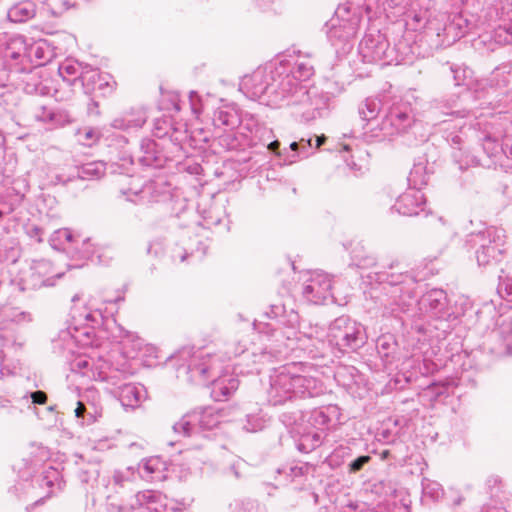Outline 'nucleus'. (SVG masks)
Returning <instances> with one entry per match:
<instances>
[{
  "mask_svg": "<svg viewBox=\"0 0 512 512\" xmlns=\"http://www.w3.org/2000/svg\"><path fill=\"white\" fill-rule=\"evenodd\" d=\"M70 366L72 372L96 380L95 368L98 366V359L80 355L71 362Z\"/></svg>",
  "mask_w": 512,
  "mask_h": 512,
  "instance_id": "a19ab883",
  "label": "nucleus"
},
{
  "mask_svg": "<svg viewBox=\"0 0 512 512\" xmlns=\"http://www.w3.org/2000/svg\"><path fill=\"white\" fill-rule=\"evenodd\" d=\"M311 57L309 53L303 54L300 51H293V54L281 55L276 59L288 60L289 64L285 65L284 75L292 76L295 81L306 84L305 82L314 74Z\"/></svg>",
  "mask_w": 512,
  "mask_h": 512,
  "instance_id": "aec40b11",
  "label": "nucleus"
},
{
  "mask_svg": "<svg viewBox=\"0 0 512 512\" xmlns=\"http://www.w3.org/2000/svg\"><path fill=\"white\" fill-rule=\"evenodd\" d=\"M210 140L225 150H237L243 145L245 136L242 132H237V129H226L221 132L211 133L210 135L205 134L203 141L209 142Z\"/></svg>",
  "mask_w": 512,
  "mask_h": 512,
  "instance_id": "c756f323",
  "label": "nucleus"
},
{
  "mask_svg": "<svg viewBox=\"0 0 512 512\" xmlns=\"http://www.w3.org/2000/svg\"><path fill=\"white\" fill-rule=\"evenodd\" d=\"M80 80L85 93L99 92L102 96L110 95L116 82L107 73H100L97 69L86 66L80 73Z\"/></svg>",
  "mask_w": 512,
  "mask_h": 512,
  "instance_id": "4be33fe9",
  "label": "nucleus"
},
{
  "mask_svg": "<svg viewBox=\"0 0 512 512\" xmlns=\"http://www.w3.org/2000/svg\"><path fill=\"white\" fill-rule=\"evenodd\" d=\"M73 121L72 115L66 110H54L51 127H61Z\"/></svg>",
  "mask_w": 512,
  "mask_h": 512,
  "instance_id": "0e129e2a",
  "label": "nucleus"
},
{
  "mask_svg": "<svg viewBox=\"0 0 512 512\" xmlns=\"http://www.w3.org/2000/svg\"><path fill=\"white\" fill-rule=\"evenodd\" d=\"M147 120V115L144 109H131L124 112L121 116L115 118L111 122V126L119 130H130L141 128Z\"/></svg>",
  "mask_w": 512,
  "mask_h": 512,
  "instance_id": "7c9ffc66",
  "label": "nucleus"
},
{
  "mask_svg": "<svg viewBox=\"0 0 512 512\" xmlns=\"http://www.w3.org/2000/svg\"><path fill=\"white\" fill-rule=\"evenodd\" d=\"M37 481L40 487H46L49 491L45 495L40 496L32 504L27 505L26 512H33L35 507L43 505L46 499L55 494L54 487H56L58 491H62L65 486V482L61 479L60 472L52 467L46 470Z\"/></svg>",
  "mask_w": 512,
  "mask_h": 512,
  "instance_id": "bb28decb",
  "label": "nucleus"
},
{
  "mask_svg": "<svg viewBox=\"0 0 512 512\" xmlns=\"http://www.w3.org/2000/svg\"><path fill=\"white\" fill-rule=\"evenodd\" d=\"M425 205L424 194L419 189L410 188L397 198L391 211L403 216H416L425 210Z\"/></svg>",
  "mask_w": 512,
  "mask_h": 512,
  "instance_id": "5701e85b",
  "label": "nucleus"
},
{
  "mask_svg": "<svg viewBox=\"0 0 512 512\" xmlns=\"http://www.w3.org/2000/svg\"><path fill=\"white\" fill-rule=\"evenodd\" d=\"M74 136L78 144L85 147H93L102 138V132L96 127L83 126L75 130Z\"/></svg>",
  "mask_w": 512,
  "mask_h": 512,
  "instance_id": "79ce46f5",
  "label": "nucleus"
},
{
  "mask_svg": "<svg viewBox=\"0 0 512 512\" xmlns=\"http://www.w3.org/2000/svg\"><path fill=\"white\" fill-rule=\"evenodd\" d=\"M6 309L8 313L4 316L10 317V321H12L14 327L25 323H30L33 319L30 312L22 311L18 307L6 306Z\"/></svg>",
  "mask_w": 512,
  "mask_h": 512,
  "instance_id": "13d9d810",
  "label": "nucleus"
},
{
  "mask_svg": "<svg viewBox=\"0 0 512 512\" xmlns=\"http://www.w3.org/2000/svg\"><path fill=\"white\" fill-rule=\"evenodd\" d=\"M28 41L22 35L0 34V87L7 86L13 77L31 72Z\"/></svg>",
  "mask_w": 512,
  "mask_h": 512,
  "instance_id": "0eeeda50",
  "label": "nucleus"
},
{
  "mask_svg": "<svg viewBox=\"0 0 512 512\" xmlns=\"http://www.w3.org/2000/svg\"><path fill=\"white\" fill-rule=\"evenodd\" d=\"M422 495L424 499L438 501L444 495V490L440 483L424 478L422 480Z\"/></svg>",
  "mask_w": 512,
  "mask_h": 512,
  "instance_id": "8fccbe9b",
  "label": "nucleus"
},
{
  "mask_svg": "<svg viewBox=\"0 0 512 512\" xmlns=\"http://www.w3.org/2000/svg\"><path fill=\"white\" fill-rule=\"evenodd\" d=\"M231 512H266L259 502L251 499H236L229 504Z\"/></svg>",
  "mask_w": 512,
  "mask_h": 512,
  "instance_id": "de8ad7c7",
  "label": "nucleus"
},
{
  "mask_svg": "<svg viewBox=\"0 0 512 512\" xmlns=\"http://www.w3.org/2000/svg\"><path fill=\"white\" fill-rule=\"evenodd\" d=\"M450 70L456 86H470L472 78V71L470 69L463 66H451Z\"/></svg>",
  "mask_w": 512,
  "mask_h": 512,
  "instance_id": "5fc2aeb1",
  "label": "nucleus"
},
{
  "mask_svg": "<svg viewBox=\"0 0 512 512\" xmlns=\"http://www.w3.org/2000/svg\"><path fill=\"white\" fill-rule=\"evenodd\" d=\"M381 110V101L378 98H366L358 108L359 116L362 124V135L365 141L373 142L368 133V126L371 123L381 124V119H378V114Z\"/></svg>",
  "mask_w": 512,
  "mask_h": 512,
  "instance_id": "cd10ccee",
  "label": "nucleus"
},
{
  "mask_svg": "<svg viewBox=\"0 0 512 512\" xmlns=\"http://www.w3.org/2000/svg\"><path fill=\"white\" fill-rule=\"evenodd\" d=\"M302 344L301 348L307 352L311 358H323L327 355L329 350H334L329 341H325L319 337L307 339H299Z\"/></svg>",
  "mask_w": 512,
  "mask_h": 512,
  "instance_id": "ea45409f",
  "label": "nucleus"
},
{
  "mask_svg": "<svg viewBox=\"0 0 512 512\" xmlns=\"http://www.w3.org/2000/svg\"><path fill=\"white\" fill-rule=\"evenodd\" d=\"M398 266L399 262L395 261L389 264L388 270L377 271L375 280L381 284L390 285L393 303L400 311H406L415 298L417 280L411 272L394 271Z\"/></svg>",
  "mask_w": 512,
  "mask_h": 512,
  "instance_id": "9b49d317",
  "label": "nucleus"
},
{
  "mask_svg": "<svg viewBox=\"0 0 512 512\" xmlns=\"http://www.w3.org/2000/svg\"><path fill=\"white\" fill-rule=\"evenodd\" d=\"M289 149L292 153L283 154V160L286 164H293L299 159H305L315 154L313 139L301 138L299 141L290 143Z\"/></svg>",
  "mask_w": 512,
  "mask_h": 512,
  "instance_id": "e433bc0d",
  "label": "nucleus"
},
{
  "mask_svg": "<svg viewBox=\"0 0 512 512\" xmlns=\"http://www.w3.org/2000/svg\"><path fill=\"white\" fill-rule=\"evenodd\" d=\"M95 369L96 381L106 382L111 386L110 391L120 389L121 385L128 383V378L133 375V371L126 363L114 367L102 358L98 359V366Z\"/></svg>",
  "mask_w": 512,
  "mask_h": 512,
  "instance_id": "412c9836",
  "label": "nucleus"
},
{
  "mask_svg": "<svg viewBox=\"0 0 512 512\" xmlns=\"http://www.w3.org/2000/svg\"><path fill=\"white\" fill-rule=\"evenodd\" d=\"M137 158L142 166L151 168H162L168 159L158 143L149 138L142 139Z\"/></svg>",
  "mask_w": 512,
  "mask_h": 512,
  "instance_id": "393cba45",
  "label": "nucleus"
},
{
  "mask_svg": "<svg viewBox=\"0 0 512 512\" xmlns=\"http://www.w3.org/2000/svg\"><path fill=\"white\" fill-rule=\"evenodd\" d=\"M288 60L274 59L246 75L240 90L250 99L273 108H282L283 99L292 76L284 75Z\"/></svg>",
  "mask_w": 512,
  "mask_h": 512,
  "instance_id": "7ed1b4c3",
  "label": "nucleus"
},
{
  "mask_svg": "<svg viewBox=\"0 0 512 512\" xmlns=\"http://www.w3.org/2000/svg\"><path fill=\"white\" fill-rule=\"evenodd\" d=\"M505 231L498 227H488L483 231L472 233L468 244L476 248V259L479 266H486L499 261L505 244Z\"/></svg>",
  "mask_w": 512,
  "mask_h": 512,
  "instance_id": "f8f14e48",
  "label": "nucleus"
},
{
  "mask_svg": "<svg viewBox=\"0 0 512 512\" xmlns=\"http://www.w3.org/2000/svg\"><path fill=\"white\" fill-rule=\"evenodd\" d=\"M497 292L500 297L512 303V278L502 279L498 284Z\"/></svg>",
  "mask_w": 512,
  "mask_h": 512,
  "instance_id": "338daca9",
  "label": "nucleus"
},
{
  "mask_svg": "<svg viewBox=\"0 0 512 512\" xmlns=\"http://www.w3.org/2000/svg\"><path fill=\"white\" fill-rule=\"evenodd\" d=\"M358 50L363 62L366 63L390 65L399 64L402 60L398 57L396 48L390 47L386 36L378 30L365 34Z\"/></svg>",
  "mask_w": 512,
  "mask_h": 512,
  "instance_id": "4468645a",
  "label": "nucleus"
},
{
  "mask_svg": "<svg viewBox=\"0 0 512 512\" xmlns=\"http://www.w3.org/2000/svg\"><path fill=\"white\" fill-rule=\"evenodd\" d=\"M135 479V468L132 466L123 470H115L112 475L113 485L119 488L124 487L127 483L133 482Z\"/></svg>",
  "mask_w": 512,
  "mask_h": 512,
  "instance_id": "864d4df0",
  "label": "nucleus"
},
{
  "mask_svg": "<svg viewBox=\"0 0 512 512\" xmlns=\"http://www.w3.org/2000/svg\"><path fill=\"white\" fill-rule=\"evenodd\" d=\"M253 327L255 330L258 331L259 334L262 335V337L269 338L270 336L275 337L276 341H280V338L283 337V333L281 331H278L273 324L271 323H264L262 321L254 322Z\"/></svg>",
  "mask_w": 512,
  "mask_h": 512,
  "instance_id": "bf43d9fd",
  "label": "nucleus"
},
{
  "mask_svg": "<svg viewBox=\"0 0 512 512\" xmlns=\"http://www.w3.org/2000/svg\"><path fill=\"white\" fill-rule=\"evenodd\" d=\"M351 264L362 269L371 268L376 264V257L366 251L362 245L357 244L351 252Z\"/></svg>",
  "mask_w": 512,
  "mask_h": 512,
  "instance_id": "49530a36",
  "label": "nucleus"
},
{
  "mask_svg": "<svg viewBox=\"0 0 512 512\" xmlns=\"http://www.w3.org/2000/svg\"><path fill=\"white\" fill-rule=\"evenodd\" d=\"M318 375L314 365L304 362H292L275 369L270 375L267 401L277 406L323 394L325 387Z\"/></svg>",
  "mask_w": 512,
  "mask_h": 512,
  "instance_id": "f03ea898",
  "label": "nucleus"
},
{
  "mask_svg": "<svg viewBox=\"0 0 512 512\" xmlns=\"http://www.w3.org/2000/svg\"><path fill=\"white\" fill-rule=\"evenodd\" d=\"M446 140L451 144L452 148L454 149L452 157L459 164L460 169H464L469 166L479 164V161L476 156L470 154L467 151L462 150L460 145L463 142V138L460 135V133L451 132L446 136Z\"/></svg>",
  "mask_w": 512,
  "mask_h": 512,
  "instance_id": "473e14b6",
  "label": "nucleus"
},
{
  "mask_svg": "<svg viewBox=\"0 0 512 512\" xmlns=\"http://www.w3.org/2000/svg\"><path fill=\"white\" fill-rule=\"evenodd\" d=\"M82 70H85V67H82L79 63H72L70 61H65L59 66V74L64 79L68 76H75V78L80 79Z\"/></svg>",
  "mask_w": 512,
  "mask_h": 512,
  "instance_id": "680f3d73",
  "label": "nucleus"
},
{
  "mask_svg": "<svg viewBox=\"0 0 512 512\" xmlns=\"http://www.w3.org/2000/svg\"><path fill=\"white\" fill-rule=\"evenodd\" d=\"M111 393L119 399L125 408H137L146 399L147 391L141 384L124 383L118 390H111Z\"/></svg>",
  "mask_w": 512,
  "mask_h": 512,
  "instance_id": "a878e982",
  "label": "nucleus"
},
{
  "mask_svg": "<svg viewBox=\"0 0 512 512\" xmlns=\"http://www.w3.org/2000/svg\"><path fill=\"white\" fill-rule=\"evenodd\" d=\"M499 18L503 21L493 31V39L501 45L512 43V9L502 6Z\"/></svg>",
  "mask_w": 512,
  "mask_h": 512,
  "instance_id": "c9c22d12",
  "label": "nucleus"
},
{
  "mask_svg": "<svg viewBox=\"0 0 512 512\" xmlns=\"http://www.w3.org/2000/svg\"><path fill=\"white\" fill-rule=\"evenodd\" d=\"M311 469L312 466L308 463L296 462L284 466L278 472L285 474L290 481H295L298 478L304 477Z\"/></svg>",
  "mask_w": 512,
  "mask_h": 512,
  "instance_id": "09e8293b",
  "label": "nucleus"
},
{
  "mask_svg": "<svg viewBox=\"0 0 512 512\" xmlns=\"http://www.w3.org/2000/svg\"><path fill=\"white\" fill-rule=\"evenodd\" d=\"M44 4L53 16L62 15L72 6L71 0H45Z\"/></svg>",
  "mask_w": 512,
  "mask_h": 512,
  "instance_id": "052dcab7",
  "label": "nucleus"
},
{
  "mask_svg": "<svg viewBox=\"0 0 512 512\" xmlns=\"http://www.w3.org/2000/svg\"><path fill=\"white\" fill-rule=\"evenodd\" d=\"M396 341L392 335H382L377 339L376 348L385 365L393 363V354L396 351Z\"/></svg>",
  "mask_w": 512,
  "mask_h": 512,
  "instance_id": "c03bdc74",
  "label": "nucleus"
},
{
  "mask_svg": "<svg viewBox=\"0 0 512 512\" xmlns=\"http://www.w3.org/2000/svg\"><path fill=\"white\" fill-rule=\"evenodd\" d=\"M400 16H404L405 27L411 31H421L422 39L429 44V36L427 35L428 22L434 19V15H427L426 10H416L414 8H407L405 12L400 13Z\"/></svg>",
  "mask_w": 512,
  "mask_h": 512,
  "instance_id": "c85d7f7f",
  "label": "nucleus"
},
{
  "mask_svg": "<svg viewBox=\"0 0 512 512\" xmlns=\"http://www.w3.org/2000/svg\"><path fill=\"white\" fill-rule=\"evenodd\" d=\"M329 97L316 87H309L292 77L283 99V107L290 109L298 121L309 123L328 115Z\"/></svg>",
  "mask_w": 512,
  "mask_h": 512,
  "instance_id": "20e7f679",
  "label": "nucleus"
},
{
  "mask_svg": "<svg viewBox=\"0 0 512 512\" xmlns=\"http://www.w3.org/2000/svg\"><path fill=\"white\" fill-rule=\"evenodd\" d=\"M106 163L103 161H92L83 164L78 169V177L82 180H97L105 175Z\"/></svg>",
  "mask_w": 512,
  "mask_h": 512,
  "instance_id": "a18cd8bd",
  "label": "nucleus"
},
{
  "mask_svg": "<svg viewBox=\"0 0 512 512\" xmlns=\"http://www.w3.org/2000/svg\"><path fill=\"white\" fill-rule=\"evenodd\" d=\"M224 409L206 407L194 410L184 415L173 425V431L178 436L190 437L202 431L212 430L226 419Z\"/></svg>",
  "mask_w": 512,
  "mask_h": 512,
  "instance_id": "ddd939ff",
  "label": "nucleus"
},
{
  "mask_svg": "<svg viewBox=\"0 0 512 512\" xmlns=\"http://www.w3.org/2000/svg\"><path fill=\"white\" fill-rule=\"evenodd\" d=\"M220 208L217 206H213L210 208V210L207 212V215L204 216V225L208 228L212 226L220 225L223 221V219L219 215Z\"/></svg>",
  "mask_w": 512,
  "mask_h": 512,
  "instance_id": "774afa93",
  "label": "nucleus"
},
{
  "mask_svg": "<svg viewBox=\"0 0 512 512\" xmlns=\"http://www.w3.org/2000/svg\"><path fill=\"white\" fill-rule=\"evenodd\" d=\"M350 11L347 7H339L336 15L328 24L327 36L338 56H345L354 46L356 34L360 25V16Z\"/></svg>",
  "mask_w": 512,
  "mask_h": 512,
  "instance_id": "9d476101",
  "label": "nucleus"
},
{
  "mask_svg": "<svg viewBox=\"0 0 512 512\" xmlns=\"http://www.w3.org/2000/svg\"><path fill=\"white\" fill-rule=\"evenodd\" d=\"M412 5L413 0H383L384 10L394 17L400 16V13L405 12V9Z\"/></svg>",
  "mask_w": 512,
  "mask_h": 512,
  "instance_id": "4d7b16f0",
  "label": "nucleus"
},
{
  "mask_svg": "<svg viewBox=\"0 0 512 512\" xmlns=\"http://www.w3.org/2000/svg\"><path fill=\"white\" fill-rule=\"evenodd\" d=\"M268 421L269 418L261 411L255 414H247L244 429L247 432H257L262 430L266 426Z\"/></svg>",
  "mask_w": 512,
  "mask_h": 512,
  "instance_id": "3c124183",
  "label": "nucleus"
},
{
  "mask_svg": "<svg viewBox=\"0 0 512 512\" xmlns=\"http://www.w3.org/2000/svg\"><path fill=\"white\" fill-rule=\"evenodd\" d=\"M117 183L120 193L136 204L166 202L172 197L171 184L164 175H157L146 182L139 177L120 175Z\"/></svg>",
  "mask_w": 512,
  "mask_h": 512,
  "instance_id": "423d86ee",
  "label": "nucleus"
},
{
  "mask_svg": "<svg viewBox=\"0 0 512 512\" xmlns=\"http://www.w3.org/2000/svg\"><path fill=\"white\" fill-rule=\"evenodd\" d=\"M339 415V408L335 405H330L315 410L312 417L315 425L328 427L330 424L338 421Z\"/></svg>",
  "mask_w": 512,
  "mask_h": 512,
  "instance_id": "37998d69",
  "label": "nucleus"
},
{
  "mask_svg": "<svg viewBox=\"0 0 512 512\" xmlns=\"http://www.w3.org/2000/svg\"><path fill=\"white\" fill-rule=\"evenodd\" d=\"M166 464L160 457H150L143 460L138 467L141 478L147 481H157L165 477Z\"/></svg>",
  "mask_w": 512,
  "mask_h": 512,
  "instance_id": "72a5a7b5",
  "label": "nucleus"
},
{
  "mask_svg": "<svg viewBox=\"0 0 512 512\" xmlns=\"http://www.w3.org/2000/svg\"><path fill=\"white\" fill-rule=\"evenodd\" d=\"M326 337L331 347L340 353L356 351L367 340L364 326L345 315L331 322Z\"/></svg>",
  "mask_w": 512,
  "mask_h": 512,
  "instance_id": "1a4fd4ad",
  "label": "nucleus"
},
{
  "mask_svg": "<svg viewBox=\"0 0 512 512\" xmlns=\"http://www.w3.org/2000/svg\"><path fill=\"white\" fill-rule=\"evenodd\" d=\"M483 150L489 157H493L499 153V151H503L506 153L504 148L497 142L496 139L491 136H485L482 143Z\"/></svg>",
  "mask_w": 512,
  "mask_h": 512,
  "instance_id": "e2e57ef3",
  "label": "nucleus"
},
{
  "mask_svg": "<svg viewBox=\"0 0 512 512\" xmlns=\"http://www.w3.org/2000/svg\"><path fill=\"white\" fill-rule=\"evenodd\" d=\"M424 166L422 164L414 165L409 174V182L414 186L422 185L426 183V177L424 172Z\"/></svg>",
  "mask_w": 512,
  "mask_h": 512,
  "instance_id": "69168bd1",
  "label": "nucleus"
},
{
  "mask_svg": "<svg viewBox=\"0 0 512 512\" xmlns=\"http://www.w3.org/2000/svg\"><path fill=\"white\" fill-rule=\"evenodd\" d=\"M26 52H28L27 54L31 59V70L34 67L44 65L52 57L49 46L45 41L28 42V49H26Z\"/></svg>",
  "mask_w": 512,
  "mask_h": 512,
  "instance_id": "58836bf2",
  "label": "nucleus"
},
{
  "mask_svg": "<svg viewBox=\"0 0 512 512\" xmlns=\"http://www.w3.org/2000/svg\"><path fill=\"white\" fill-rule=\"evenodd\" d=\"M496 343L490 348V351L496 357H505L512 355V319L502 325L499 331L495 332Z\"/></svg>",
  "mask_w": 512,
  "mask_h": 512,
  "instance_id": "2f4dec72",
  "label": "nucleus"
},
{
  "mask_svg": "<svg viewBox=\"0 0 512 512\" xmlns=\"http://www.w3.org/2000/svg\"><path fill=\"white\" fill-rule=\"evenodd\" d=\"M51 242L55 244L58 242L60 245L69 244L72 248L79 243V236L75 235L70 229L63 228L55 231L51 236Z\"/></svg>",
  "mask_w": 512,
  "mask_h": 512,
  "instance_id": "603ef678",
  "label": "nucleus"
},
{
  "mask_svg": "<svg viewBox=\"0 0 512 512\" xmlns=\"http://www.w3.org/2000/svg\"><path fill=\"white\" fill-rule=\"evenodd\" d=\"M321 444V436L319 433H307L303 435L297 444L300 452L308 453Z\"/></svg>",
  "mask_w": 512,
  "mask_h": 512,
  "instance_id": "6e6d98bb",
  "label": "nucleus"
},
{
  "mask_svg": "<svg viewBox=\"0 0 512 512\" xmlns=\"http://www.w3.org/2000/svg\"><path fill=\"white\" fill-rule=\"evenodd\" d=\"M473 25L474 23L463 13H436L434 19L430 20L427 25L430 48L439 49L452 45L465 36Z\"/></svg>",
  "mask_w": 512,
  "mask_h": 512,
  "instance_id": "6e6552de",
  "label": "nucleus"
},
{
  "mask_svg": "<svg viewBox=\"0 0 512 512\" xmlns=\"http://www.w3.org/2000/svg\"><path fill=\"white\" fill-rule=\"evenodd\" d=\"M419 316L424 319L448 320L451 316L447 307L446 293L441 289H432L418 300Z\"/></svg>",
  "mask_w": 512,
  "mask_h": 512,
  "instance_id": "f3484780",
  "label": "nucleus"
},
{
  "mask_svg": "<svg viewBox=\"0 0 512 512\" xmlns=\"http://www.w3.org/2000/svg\"><path fill=\"white\" fill-rule=\"evenodd\" d=\"M280 353H282L281 345L271 347L270 350L253 347L250 351L247 341L235 337L226 341L216 353L184 348L178 352L177 358L181 361L189 360V369L193 375L196 374L198 378H206L214 376L218 372H226L228 368L226 362L236 357H242V362L248 368V372L253 370L259 372L260 369L254 366L270 362L276 354Z\"/></svg>",
  "mask_w": 512,
  "mask_h": 512,
  "instance_id": "f257e3e1",
  "label": "nucleus"
},
{
  "mask_svg": "<svg viewBox=\"0 0 512 512\" xmlns=\"http://www.w3.org/2000/svg\"><path fill=\"white\" fill-rule=\"evenodd\" d=\"M77 477L88 488L93 489L100 474V464L96 461H85L82 457L76 462Z\"/></svg>",
  "mask_w": 512,
  "mask_h": 512,
  "instance_id": "f704fd0d",
  "label": "nucleus"
},
{
  "mask_svg": "<svg viewBox=\"0 0 512 512\" xmlns=\"http://www.w3.org/2000/svg\"><path fill=\"white\" fill-rule=\"evenodd\" d=\"M163 496L155 490H143L131 496L127 503L117 506V512H165Z\"/></svg>",
  "mask_w": 512,
  "mask_h": 512,
  "instance_id": "a211bd4d",
  "label": "nucleus"
},
{
  "mask_svg": "<svg viewBox=\"0 0 512 512\" xmlns=\"http://www.w3.org/2000/svg\"><path fill=\"white\" fill-rule=\"evenodd\" d=\"M302 294L308 302L316 305L323 304L328 299L334 300L331 277L322 271L310 273L303 285Z\"/></svg>",
  "mask_w": 512,
  "mask_h": 512,
  "instance_id": "dca6fc26",
  "label": "nucleus"
},
{
  "mask_svg": "<svg viewBox=\"0 0 512 512\" xmlns=\"http://www.w3.org/2000/svg\"><path fill=\"white\" fill-rule=\"evenodd\" d=\"M241 117L235 104L221 103L213 112L211 133L223 130L238 129L241 126Z\"/></svg>",
  "mask_w": 512,
  "mask_h": 512,
  "instance_id": "b1692460",
  "label": "nucleus"
},
{
  "mask_svg": "<svg viewBox=\"0 0 512 512\" xmlns=\"http://www.w3.org/2000/svg\"><path fill=\"white\" fill-rule=\"evenodd\" d=\"M36 14V5L30 0L21 1L13 5L7 12L11 22L22 23L32 19Z\"/></svg>",
  "mask_w": 512,
  "mask_h": 512,
  "instance_id": "4c0bfd02",
  "label": "nucleus"
},
{
  "mask_svg": "<svg viewBox=\"0 0 512 512\" xmlns=\"http://www.w3.org/2000/svg\"><path fill=\"white\" fill-rule=\"evenodd\" d=\"M422 129V122L415 118L413 109L407 102L394 103L381 118V124L371 123L367 128L372 141L375 142L406 133H412L416 138L419 137L424 141L427 133L421 132Z\"/></svg>",
  "mask_w": 512,
  "mask_h": 512,
  "instance_id": "39448f33",
  "label": "nucleus"
},
{
  "mask_svg": "<svg viewBox=\"0 0 512 512\" xmlns=\"http://www.w3.org/2000/svg\"><path fill=\"white\" fill-rule=\"evenodd\" d=\"M61 276V273H54L50 261L38 260L34 261L26 271H23L18 285L21 291L52 287L55 285L56 279Z\"/></svg>",
  "mask_w": 512,
  "mask_h": 512,
  "instance_id": "2eb2a0df",
  "label": "nucleus"
},
{
  "mask_svg": "<svg viewBox=\"0 0 512 512\" xmlns=\"http://www.w3.org/2000/svg\"><path fill=\"white\" fill-rule=\"evenodd\" d=\"M185 363L187 373L189 374V378L191 381L198 383H204L206 381L212 382V395L217 401L227 399L232 393H234L237 390L239 386V380L237 378L232 376L226 377L225 375H223V372H218L217 374L211 377L198 378L196 374L193 375L192 371H190L189 360L183 361V364H181L180 366H184Z\"/></svg>",
  "mask_w": 512,
  "mask_h": 512,
  "instance_id": "6ab92c4d",
  "label": "nucleus"
}]
</instances>
